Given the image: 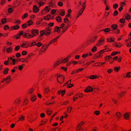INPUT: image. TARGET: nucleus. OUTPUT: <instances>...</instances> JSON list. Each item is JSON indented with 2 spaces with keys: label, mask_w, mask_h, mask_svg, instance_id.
<instances>
[{
  "label": "nucleus",
  "mask_w": 131,
  "mask_h": 131,
  "mask_svg": "<svg viewBox=\"0 0 131 131\" xmlns=\"http://www.w3.org/2000/svg\"><path fill=\"white\" fill-rule=\"evenodd\" d=\"M57 81L58 83H61L63 82L64 78V76L62 75H60L57 77Z\"/></svg>",
  "instance_id": "1"
},
{
  "label": "nucleus",
  "mask_w": 131,
  "mask_h": 131,
  "mask_svg": "<svg viewBox=\"0 0 131 131\" xmlns=\"http://www.w3.org/2000/svg\"><path fill=\"white\" fill-rule=\"evenodd\" d=\"M51 28L49 27L46 28L45 30H43L44 32H45V34L47 36L50 35V31L51 30Z\"/></svg>",
  "instance_id": "2"
},
{
  "label": "nucleus",
  "mask_w": 131,
  "mask_h": 131,
  "mask_svg": "<svg viewBox=\"0 0 131 131\" xmlns=\"http://www.w3.org/2000/svg\"><path fill=\"white\" fill-rule=\"evenodd\" d=\"M11 77L10 75L7 76L6 78L3 79V81H1V83H3L5 81L6 84H9L10 81Z\"/></svg>",
  "instance_id": "3"
},
{
  "label": "nucleus",
  "mask_w": 131,
  "mask_h": 131,
  "mask_svg": "<svg viewBox=\"0 0 131 131\" xmlns=\"http://www.w3.org/2000/svg\"><path fill=\"white\" fill-rule=\"evenodd\" d=\"M60 36H58L56 38L52 40L48 44L49 45L54 43L56 42L58 40Z\"/></svg>",
  "instance_id": "4"
},
{
  "label": "nucleus",
  "mask_w": 131,
  "mask_h": 131,
  "mask_svg": "<svg viewBox=\"0 0 131 131\" xmlns=\"http://www.w3.org/2000/svg\"><path fill=\"white\" fill-rule=\"evenodd\" d=\"M104 42V39L102 38H100V39L98 41L96 44V45L99 46L100 45L103 44Z\"/></svg>",
  "instance_id": "5"
},
{
  "label": "nucleus",
  "mask_w": 131,
  "mask_h": 131,
  "mask_svg": "<svg viewBox=\"0 0 131 131\" xmlns=\"http://www.w3.org/2000/svg\"><path fill=\"white\" fill-rule=\"evenodd\" d=\"M115 115L117 118V120H119L122 116L121 113L119 112H117L115 114Z\"/></svg>",
  "instance_id": "6"
},
{
  "label": "nucleus",
  "mask_w": 131,
  "mask_h": 131,
  "mask_svg": "<svg viewBox=\"0 0 131 131\" xmlns=\"http://www.w3.org/2000/svg\"><path fill=\"white\" fill-rule=\"evenodd\" d=\"M49 46V45L48 44L44 45L43 46L41 49V51L43 52L47 50Z\"/></svg>",
  "instance_id": "7"
},
{
  "label": "nucleus",
  "mask_w": 131,
  "mask_h": 131,
  "mask_svg": "<svg viewBox=\"0 0 131 131\" xmlns=\"http://www.w3.org/2000/svg\"><path fill=\"white\" fill-rule=\"evenodd\" d=\"M130 114V113L129 112L125 113L124 114V118L127 120L129 119V118Z\"/></svg>",
  "instance_id": "8"
},
{
  "label": "nucleus",
  "mask_w": 131,
  "mask_h": 131,
  "mask_svg": "<svg viewBox=\"0 0 131 131\" xmlns=\"http://www.w3.org/2000/svg\"><path fill=\"white\" fill-rule=\"evenodd\" d=\"M31 31L32 32V34L33 35L36 36L39 33V31L37 29L32 30Z\"/></svg>",
  "instance_id": "9"
},
{
  "label": "nucleus",
  "mask_w": 131,
  "mask_h": 131,
  "mask_svg": "<svg viewBox=\"0 0 131 131\" xmlns=\"http://www.w3.org/2000/svg\"><path fill=\"white\" fill-rule=\"evenodd\" d=\"M126 93V92L123 91L121 93H118V96L119 98H121L123 97Z\"/></svg>",
  "instance_id": "10"
},
{
  "label": "nucleus",
  "mask_w": 131,
  "mask_h": 131,
  "mask_svg": "<svg viewBox=\"0 0 131 131\" xmlns=\"http://www.w3.org/2000/svg\"><path fill=\"white\" fill-rule=\"evenodd\" d=\"M50 91L49 87L47 86L44 89V93L45 94H47L50 92Z\"/></svg>",
  "instance_id": "11"
},
{
  "label": "nucleus",
  "mask_w": 131,
  "mask_h": 131,
  "mask_svg": "<svg viewBox=\"0 0 131 131\" xmlns=\"http://www.w3.org/2000/svg\"><path fill=\"white\" fill-rule=\"evenodd\" d=\"M33 10L34 12L35 13L38 12L39 10L38 8L37 7L36 5H34V6L33 8Z\"/></svg>",
  "instance_id": "12"
},
{
  "label": "nucleus",
  "mask_w": 131,
  "mask_h": 131,
  "mask_svg": "<svg viewBox=\"0 0 131 131\" xmlns=\"http://www.w3.org/2000/svg\"><path fill=\"white\" fill-rule=\"evenodd\" d=\"M77 131H86L84 129L82 126H77Z\"/></svg>",
  "instance_id": "13"
},
{
  "label": "nucleus",
  "mask_w": 131,
  "mask_h": 131,
  "mask_svg": "<svg viewBox=\"0 0 131 131\" xmlns=\"http://www.w3.org/2000/svg\"><path fill=\"white\" fill-rule=\"evenodd\" d=\"M65 90H60L58 91V93L59 95L61 94V96H63L65 93Z\"/></svg>",
  "instance_id": "14"
},
{
  "label": "nucleus",
  "mask_w": 131,
  "mask_h": 131,
  "mask_svg": "<svg viewBox=\"0 0 131 131\" xmlns=\"http://www.w3.org/2000/svg\"><path fill=\"white\" fill-rule=\"evenodd\" d=\"M84 10H82V9H81L78 12V14L77 15V17L76 18H77L79 17L82 14Z\"/></svg>",
  "instance_id": "15"
},
{
  "label": "nucleus",
  "mask_w": 131,
  "mask_h": 131,
  "mask_svg": "<svg viewBox=\"0 0 131 131\" xmlns=\"http://www.w3.org/2000/svg\"><path fill=\"white\" fill-rule=\"evenodd\" d=\"M60 28L59 27L56 26L54 28V31L58 32V33H59L60 31V29H59Z\"/></svg>",
  "instance_id": "16"
},
{
  "label": "nucleus",
  "mask_w": 131,
  "mask_h": 131,
  "mask_svg": "<svg viewBox=\"0 0 131 131\" xmlns=\"http://www.w3.org/2000/svg\"><path fill=\"white\" fill-rule=\"evenodd\" d=\"M122 4H124V5H125V3L124 2H121L120 5L121 6V7L119 8V12H121L123 9V5H122Z\"/></svg>",
  "instance_id": "17"
},
{
  "label": "nucleus",
  "mask_w": 131,
  "mask_h": 131,
  "mask_svg": "<svg viewBox=\"0 0 131 131\" xmlns=\"http://www.w3.org/2000/svg\"><path fill=\"white\" fill-rule=\"evenodd\" d=\"M131 77V72H128L126 74V77H124V78H130Z\"/></svg>",
  "instance_id": "18"
},
{
  "label": "nucleus",
  "mask_w": 131,
  "mask_h": 131,
  "mask_svg": "<svg viewBox=\"0 0 131 131\" xmlns=\"http://www.w3.org/2000/svg\"><path fill=\"white\" fill-rule=\"evenodd\" d=\"M79 98L78 94H76L73 97V100L74 101H75L76 99Z\"/></svg>",
  "instance_id": "19"
},
{
  "label": "nucleus",
  "mask_w": 131,
  "mask_h": 131,
  "mask_svg": "<svg viewBox=\"0 0 131 131\" xmlns=\"http://www.w3.org/2000/svg\"><path fill=\"white\" fill-rule=\"evenodd\" d=\"M56 20L58 22H60L61 21L62 19L59 16H58L56 18Z\"/></svg>",
  "instance_id": "20"
},
{
  "label": "nucleus",
  "mask_w": 131,
  "mask_h": 131,
  "mask_svg": "<svg viewBox=\"0 0 131 131\" xmlns=\"http://www.w3.org/2000/svg\"><path fill=\"white\" fill-rule=\"evenodd\" d=\"M61 63V62L59 61H58L56 63H55L53 66V67L54 68L57 66H58Z\"/></svg>",
  "instance_id": "21"
},
{
  "label": "nucleus",
  "mask_w": 131,
  "mask_h": 131,
  "mask_svg": "<svg viewBox=\"0 0 131 131\" xmlns=\"http://www.w3.org/2000/svg\"><path fill=\"white\" fill-rule=\"evenodd\" d=\"M19 61L22 62H24L26 61L27 63H28V60H26V59L24 58H20L19 59Z\"/></svg>",
  "instance_id": "22"
},
{
  "label": "nucleus",
  "mask_w": 131,
  "mask_h": 131,
  "mask_svg": "<svg viewBox=\"0 0 131 131\" xmlns=\"http://www.w3.org/2000/svg\"><path fill=\"white\" fill-rule=\"evenodd\" d=\"M97 78V76L96 75H91L90 77V79H96Z\"/></svg>",
  "instance_id": "23"
},
{
  "label": "nucleus",
  "mask_w": 131,
  "mask_h": 131,
  "mask_svg": "<svg viewBox=\"0 0 131 131\" xmlns=\"http://www.w3.org/2000/svg\"><path fill=\"white\" fill-rule=\"evenodd\" d=\"M101 54H100V52H99L97 54H96L95 55V59H97L101 56Z\"/></svg>",
  "instance_id": "24"
},
{
  "label": "nucleus",
  "mask_w": 131,
  "mask_h": 131,
  "mask_svg": "<svg viewBox=\"0 0 131 131\" xmlns=\"http://www.w3.org/2000/svg\"><path fill=\"white\" fill-rule=\"evenodd\" d=\"M21 47H22L27 48L29 46L28 45H26V44L24 43L21 45Z\"/></svg>",
  "instance_id": "25"
},
{
  "label": "nucleus",
  "mask_w": 131,
  "mask_h": 131,
  "mask_svg": "<svg viewBox=\"0 0 131 131\" xmlns=\"http://www.w3.org/2000/svg\"><path fill=\"white\" fill-rule=\"evenodd\" d=\"M33 91V89L32 88L30 89L28 92V94H30L32 93Z\"/></svg>",
  "instance_id": "26"
},
{
  "label": "nucleus",
  "mask_w": 131,
  "mask_h": 131,
  "mask_svg": "<svg viewBox=\"0 0 131 131\" xmlns=\"http://www.w3.org/2000/svg\"><path fill=\"white\" fill-rule=\"evenodd\" d=\"M12 27L13 29L16 30L18 29L19 28V27L17 25H15L13 26Z\"/></svg>",
  "instance_id": "27"
},
{
  "label": "nucleus",
  "mask_w": 131,
  "mask_h": 131,
  "mask_svg": "<svg viewBox=\"0 0 131 131\" xmlns=\"http://www.w3.org/2000/svg\"><path fill=\"white\" fill-rule=\"evenodd\" d=\"M12 48L10 47L8 48H7V49L6 50L8 53H10L12 52Z\"/></svg>",
  "instance_id": "28"
},
{
  "label": "nucleus",
  "mask_w": 131,
  "mask_h": 131,
  "mask_svg": "<svg viewBox=\"0 0 131 131\" xmlns=\"http://www.w3.org/2000/svg\"><path fill=\"white\" fill-rule=\"evenodd\" d=\"M45 9L46 11L49 12L50 10V8L49 6H47L45 8Z\"/></svg>",
  "instance_id": "29"
},
{
  "label": "nucleus",
  "mask_w": 131,
  "mask_h": 131,
  "mask_svg": "<svg viewBox=\"0 0 131 131\" xmlns=\"http://www.w3.org/2000/svg\"><path fill=\"white\" fill-rule=\"evenodd\" d=\"M36 99V96L35 95H32L31 96V100L32 101H35Z\"/></svg>",
  "instance_id": "30"
},
{
  "label": "nucleus",
  "mask_w": 131,
  "mask_h": 131,
  "mask_svg": "<svg viewBox=\"0 0 131 131\" xmlns=\"http://www.w3.org/2000/svg\"><path fill=\"white\" fill-rule=\"evenodd\" d=\"M21 0H17L15 2V4H16L17 6H18L20 4V3Z\"/></svg>",
  "instance_id": "31"
},
{
  "label": "nucleus",
  "mask_w": 131,
  "mask_h": 131,
  "mask_svg": "<svg viewBox=\"0 0 131 131\" xmlns=\"http://www.w3.org/2000/svg\"><path fill=\"white\" fill-rule=\"evenodd\" d=\"M103 31L105 32H107L109 31L110 29L109 28H107L101 30V31Z\"/></svg>",
  "instance_id": "32"
},
{
  "label": "nucleus",
  "mask_w": 131,
  "mask_h": 131,
  "mask_svg": "<svg viewBox=\"0 0 131 131\" xmlns=\"http://www.w3.org/2000/svg\"><path fill=\"white\" fill-rule=\"evenodd\" d=\"M27 23H28V26H30L31 25H32V24L33 23V22L32 21V20H29L28 22Z\"/></svg>",
  "instance_id": "33"
},
{
  "label": "nucleus",
  "mask_w": 131,
  "mask_h": 131,
  "mask_svg": "<svg viewBox=\"0 0 131 131\" xmlns=\"http://www.w3.org/2000/svg\"><path fill=\"white\" fill-rule=\"evenodd\" d=\"M120 67H115L114 68V70L115 71L118 72L119 70H120Z\"/></svg>",
  "instance_id": "34"
},
{
  "label": "nucleus",
  "mask_w": 131,
  "mask_h": 131,
  "mask_svg": "<svg viewBox=\"0 0 131 131\" xmlns=\"http://www.w3.org/2000/svg\"><path fill=\"white\" fill-rule=\"evenodd\" d=\"M9 70V69L8 68L5 69L3 71L4 73L5 74H7Z\"/></svg>",
  "instance_id": "35"
},
{
  "label": "nucleus",
  "mask_w": 131,
  "mask_h": 131,
  "mask_svg": "<svg viewBox=\"0 0 131 131\" xmlns=\"http://www.w3.org/2000/svg\"><path fill=\"white\" fill-rule=\"evenodd\" d=\"M68 61V59L66 58L63 59V60H62L61 62V63H67V62Z\"/></svg>",
  "instance_id": "36"
},
{
  "label": "nucleus",
  "mask_w": 131,
  "mask_h": 131,
  "mask_svg": "<svg viewBox=\"0 0 131 131\" xmlns=\"http://www.w3.org/2000/svg\"><path fill=\"white\" fill-rule=\"evenodd\" d=\"M29 33H25L23 35V37L24 38H28Z\"/></svg>",
  "instance_id": "37"
},
{
  "label": "nucleus",
  "mask_w": 131,
  "mask_h": 131,
  "mask_svg": "<svg viewBox=\"0 0 131 131\" xmlns=\"http://www.w3.org/2000/svg\"><path fill=\"white\" fill-rule=\"evenodd\" d=\"M25 117L24 116H21L19 118V121H23L25 119Z\"/></svg>",
  "instance_id": "38"
},
{
  "label": "nucleus",
  "mask_w": 131,
  "mask_h": 131,
  "mask_svg": "<svg viewBox=\"0 0 131 131\" xmlns=\"http://www.w3.org/2000/svg\"><path fill=\"white\" fill-rule=\"evenodd\" d=\"M40 35L39 36V37L41 38V37L42 36H43V34H45V32H44V31L43 30H41L40 31Z\"/></svg>",
  "instance_id": "39"
},
{
  "label": "nucleus",
  "mask_w": 131,
  "mask_h": 131,
  "mask_svg": "<svg viewBox=\"0 0 131 131\" xmlns=\"http://www.w3.org/2000/svg\"><path fill=\"white\" fill-rule=\"evenodd\" d=\"M21 26L22 28L23 29H24L26 28L27 27V24H22Z\"/></svg>",
  "instance_id": "40"
},
{
  "label": "nucleus",
  "mask_w": 131,
  "mask_h": 131,
  "mask_svg": "<svg viewBox=\"0 0 131 131\" xmlns=\"http://www.w3.org/2000/svg\"><path fill=\"white\" fill-rule=\"evenodd\" d=\"M130 16L128 14H127L125 16V19L127 20H129L130 19Z\"/></svg>",
  "instance_id": "41"
},
{
  "label": "nucleus",
  "mask_w": 131,
  "mask_h": 131,
  "mask_svg": "<svg viewBox=\"0 0 131 131\" xmlns=\"http://www.w3.org/2000/svg\"><path fill=\"white\" fill-rule=\"evenodd\" d=\"M47 113L48 115H50L52 113V110H47Z\"/></svg>",
  "instance_id": "42"
},
{
  "label": "nucleus",
  "mask_w": 131,
  "mask_h": 131,
  "mask_svg": "<svg viewBox=\"0 0 131 131\" xmlns=\"http://www.w3.org/2000/svg\"><path fill=\"white\" fill-rule=\"evenodd\" d=\"M112 28L113 29H116L117 28V25L116 24H114L112 26Z\"/></svg>",
  "instance_id": "43"
},
{
  "label": "nucleus",
  "mask_w": 131,
  "mask_h": 131,
  "mask_svg": "<svg viewBox=\"0 0 131 131\" xmlns=\"http://www.w3.org/2000/svg\"><path fill=\"white\" fill-rule=\"evenodd\" d=\"M107 41L108 42H111V41L113 42L114 41V39L112 40L111 38H107L106 39Z\"/></svg>",
  "instance_id": "44"
},
{
  "label": "nucleus",
  "mask_w": 131,
  "mask_h": 131,
  "mask_svg": "<svg viewBox=\"0 0 131 131\" xmlns=\"http://www.w3.org/2000/svg\"><path fill=\"white\" fill-rule=\"evenodd\" d=\"M13 11V9L12 8H8V12L9 13H11Z\"/></svg>",
  "instance_id": "45"
},
{
  "label": "nucleus",
  "mask_w": 131,
  "mask_h": 131,
  "mask_svg": "<svg viewBox=\"0 0 131 131\" xmlns=\"http://www.w3.org/2000/svg\"><path fill=\"white\" fill-rule=\"evenodd\" d=\"M82 6L83 7V8L81 9H82V10H84L86 7V3L85 2H84Z\"/></svg>",
  "instance_id": "46"
},
{
  "label": "nucleus",
  "mask_w": 131,
  "mask_h": 131,
  "mask_svg": "<svg viewBox=\"0 0 131 131\" xmlns=\"http://www.w3.org/2000/svg\"><path fill=\"white\" fill-rule=\"evenodd\" d=\"M96 47L94 46L92 49L91 51L93 52H94L96 50Z\"/></svg>",
  "instance_id": "47"
},
{
  "label": "nucleus",
  "mask_w": 131,
  "mask_h": 131,
  "mask_svg": "<svg viewBox=\"0 0 131 131\" xmlns=\"http://www.w3.org/2000/svg\"><path fill=\"white\" fill-rule=\"evenodd\" d=\"M4 29L5 30H7L9 28V26L8 25H6L4 27Z\"/></svg>",
  "instance_id": "48"
},
{
  "label": "nucleus",
  "mask_w": 131,
  "mask_h": 131,
  "mask_svg": "<svg viewBox=\"0 0 131 131\" xmlns=\"http://www.w3.org/2000/svg\"><path fill=\"white\" fill-rule=\"evenodd\" d=\"M118 4H115L113 5V8L115 9H116L118 7Z\"/></svg>",
  "instance_id": "49"
},
{
  "label": "nucleus",
  "mask_w": 131,
  "mask_h": 131,
  "mask_svg": "<svg viewBox=\"0 0 131 131\" xmlns=\"http://www.w3.org/2000/svg\"><path fill=\"white\" fill-rule=\"evenodd\" d=\"M94 114L96 115H98L100 114V112L99 111H96L94 112Z\"/></svg>",
  "instance_id": "50"
},
{
  "label": "nucleus",
  "mask_w": 131,
  "mask_h": 131,
  "mask_svg": "<svg viewBox=\"0 0 131 131\" xmlns=\"http://www.w3.org/2000/svg\"><path fill=\"white\" fill-rule=\"evenodd\" d=\"M6 18H3L1 20V22L3 24H4L6 22Z\"/></svg>",
  "instance_id": "51"
},
{
  "label": "nucleus",
  "mask_w": 131,
  "mask_h": 131,
  "mask_svg": "<svg viewBox=\"0 0 131 131\" xmlns=\"http://www.w3.org/2000/svg\"><path fill=\"white\" fill-rule=\"evenodd\" d=\"M28 16V14L27 13H25L24 14L23 16L22 17L23 19H24L27 17Z\"/></svg>",
  "instance_id": "52"
},
{
  "label": "nucleus",
  "mask_w": 131,
  "mask_h": 131,
  "mask_svg": "<svg viewBox=\"0 0 131 131\" xmlns=\"http://www.w3.org/2000/svg\"><path fill=\"white\" fill-rule=\"evenodd\" d=\"M36 45L38 47H40L42 45V43L40 42H38L36 44Z\"/></svg>",
  "instance_id": "53"
},
{
  "label": "nucleus",
  "mask_w": 131,
  "mask_h": 131,
  "mask_svg": "<svg viewBox=\"0 0 131 131\" xmlns=\"http://www.w3.org/2000/svg\"><path fill=\"white\" fill-rule=\"evenodd\" d=\"M84 124V122L83 121H82L80 123L78 126H82Z\"/></svg>",
  "instance_id": "54"
},
{
  "label": "nucleus",
  "mask_w": 131,
  "mask_h": 131,
  "mask_svg": "<svg viewBox=\"0 0 131 131\" xmlns=\"http://www.w3.org/2000/svg\"><path fill=\"white\" fill-rule=\"evenodd\" d=\"M111 58V57L110 56L106 57L105 58V60L106 61H107L109 59H110Z\"/></svg>",
  "instance_id": "55"
},
{
  "label": "nucleus",
  "mask_w": 131,
  "mask_h": 131,
  "mask_svg": "<svg viewBox=\"0 0 131 131\" xmlns=\"http://www.w3.org/2000/svg\"><path fill=\"white\" fill-rule=\"evenodd\" d=\"M118 14V12L117 10H115L113 13V15L114 16H116Z\"/></svg>",
  "instance_id": "56"
},
{
  "label": "nucleus",
  "mask_w": 131,
  "mask_h": 131,
  "mask_svg": "<svg viewBox=\"0 0 131 131\" xmlns=\"http://www.w3.org/2000/svg\"><path fill=\"white\" fill-rule=\"evenodd\" d=\"M27 52L26 51H23L22 53V54L23 56L26 55L27 54Z\"/></svg>",
  "instance_id": "57"
},
{
  "label": "nucleus",
  "mask_w": 131,
  "mask_h": 131,
  "mask_svg": "<svg viewBox=\"0 0 131 131\" xmlns=\"http://www.w3.org/2000/svg\"><path fill=\"white\" fill-rule=\"evenodd\" d=\"M87 89H88V90H90V92L92 90L93 88L92 87H91V86H89L87 87Z\"/></svg>",
  "instance_id": "58"
},
{
  "label": "nucleus",
  "mask_w": 131,
  "mask_h": 131,
  "mask_svg": "<svg viewBox=\"0 0 131 131\" xmlns=\"http://www.w3.org/2000/svg\"><path fill=\"white\" fill-rule=\"evenodd\" d=\"M101 64H100V63H97L95 64H94L93 65V66H100Z\"/></svg>",
  "instance_id": "59"
},
{
  "label": "nucleus",
  "mask_w": 131,
  "mask_h": 131,
  "mask_svg": "<svg viewBox=\"0 0 131 131\" xmlns=\"http://www.w3.org/2000/svg\"><path fill=\"white\" fill-rule=\"evenodd\" d=\"M20 46H18L16 47L15 48V50L16 51L18 50L20 48Z\"/></svg>",
  "instance_id": "60"
},
{
  "label": "nucleus",
  "mask_w": 131,
  "mask_h": 131,
  "mask_svg": "<svg viewBox=\"0 0 131 131\" xmlns=\"http://www.w3.org/2000/svg\"><path fill=\"white\" fill-rule=\"evenodd\" d=\"M118 52H113L111 54V56H114V55H115L117 53H118Z\"/></svg>",
  "instance_id": "61"
},
{
  "label": "nucleus",
  "mask_w": 131,
  "mask_h": 131,
  "mask_svg": "<svg viewBox=\"0 0 131 131\" xmlns=\"http://www.w3.org/2000/svg\"><path fill=\"white\" fill-rule=\"evenodd\" d=\"M36 45V42H33L31 43V45H29V46L30 47H31L32 46L34 45Z\"/></svg>",
  "instance_id": "62"
},
{
  "label": "nucleus",
  "mask_w": 131,
  "mask_h": 131,
  "mask_svg": "<svg viewBox=\"0 0 131 131\" xmlns=\"http://www.w3.org/2000/svg\"><path fill=\"white\" fill-rule=\"evenodd\" d=\"M64 22L65 23H67L68 22V19L67 18H65L64 19Z\"/></svg>",
  "instance_id": "63"
},
{
  "label": "nucleus",
  "mask_w": 131,
  "mask_h": 131,
  "mask_svg": "<svg viewBox=\"0 0 131 131\" xmlns=\"http://www.w3.org/2000/svg\"><path fill=\"white\" fill-rule=\"evenodd\" d=\"M125 21V19L124 18H122L119 20V22L121 23L124 22Z\"/></svg>",
  "instance_id": "64"
}]
</instances>
